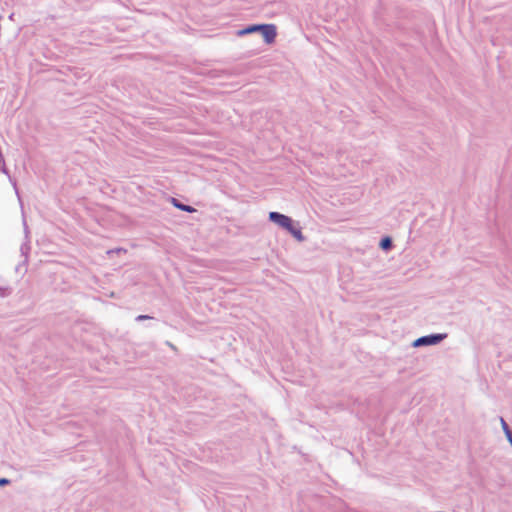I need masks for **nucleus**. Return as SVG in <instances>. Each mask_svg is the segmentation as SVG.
Returning a JSON list of instances; mask_svg holds the SVG:
<instances>
[{
	"instance_id": "obj_1",
	"label": "nucleus",
	"mask_w": 512,
	"mask_h": 512,
	"mask_svg": "<svg viewBox=\"0 0 512 512\" xmlns=\"http://www.w3.org/2000/svg\"><path fill=\"white\" fill-rule=\"evenodd\" d=\"M269 219L274 222L275 224L279 225L280 227L286 229L291 235L298 241H303L304 236L301 232V229L296 227L294 225L293 220L284 215L280 214L278 212H270L269 213Z\"/></svg>"
},
{
	"instance_id": "obj_2",
	"label": "nucleus",
	"mask_w": 512,
	"mask_h": 512,
	"mask_svg": "<svg viewBox=\"0 0 512 512\" xmlns=\"http://www.w3.org/2000/svg\"><path fill=\"white\" fill-rule=\"evenodd\" d=\"M260 32L266 43L271 44L276 38V27L273 24H263Z\"/></svg>"
},
{
	"instance_id": "obj_3",
	"label": "nucleus",
	"mask_w": 512,
	"mask_h": 512,
	"mask_svg": "<svg viewBox=\"0 0 512 512\" xmlns=\"http://www.w3.org/2000/svg\"><path fill=\"white\" fill-rule=\"evenodd\" d=\"M444 338L441 334L431 335V336H424L421 338H418L414 342V346H421V345H433L437 344Z\"/></svg>"
},
{
	"instance_id": "obj_4",
	"label": "nucleus",
	"mask_w": 512,
	"mask_h": 512,
	"mask_svg": "<svg viewBox=\"0 0 512 512\" xmlns=\"http://www.w3.org/2000/svg\"><path fill=\"white\" fill-rule=\"evenodd\" d=\"M262 25H252L239 32L240 35L250 34L256 31H260Z\"/></svg>"
},
{
	"instance_id": "obj_5",
	"label": "nucleus",
	"mask_w": 512,
	"mask_h": 512,
	"mask_svg": "<svg viewBox=\"0 0 512 512\" xmlns=\"http://www.w3.org/2000/svg\"><path fill=\"white\" fill-rule=\"evenodd\" d=\"M174 205L177 208L181 209L182 211H186V212H190V213L195 211V209L193 207L188 206V205L179 204V203H174Z\"/></svg>"
},
{
	"instance_id": "obj_6",
	"label": "nucleus",
	"mask_w": 512,
	"mask_h": 512,
	"mask_svg": "<svg viewBox=\"0 0 512 512\" xmlns=\"http://www.w3.org/2000/svg\"><path fill=\"white\" fill-rule=\"evenodd\" d=\"M380 246L381 248L383 249H388L391 247V239L386 237V238H383L380 242Z\"/></svg>"
},
{
	"instance_id": "obj_7",
	"label": "nucleus",
	"mask_w": 512,
	"mask_h": 512,
	"mask_svg": "<svg viewBox=\"0 0 512 512\" xmlns=\"http://www.w3.org/2000/svg\"><path fill=\"white\" fill-rule=\"evenodd\" d=\"M500 420H501V425H502L503 430L505 432H507V430H509L507 423L504 421L503 418H501Z\"/></svg>"
},
{
	"instance_id": "obj_8",
	"label": "nucleus",
	"mask_w": 512,
	"mask_h": 512,
	"mask_svg": "<svg viewBox=\"0 0 512 512\" xmlns=\"http://www.w3.org/2000/svg\"><path fill=\"white\" fill-rule=\"evenodd\" d=\"M8 483H9V480H8V479H6V478H1V479H0V486H4V485H6V484H8Z\"/></svg>"
},
{
	"instance_id": "obj_9",
	"label": "nucleus",
	"mask_w": 512,
	"mask_h": 512,
	"mask_svg": "<svg viewBox=\"0 0 512 512\" xmlns=\"http://www.w3.org/2000/svg\"><path fill=\"white\" fill-rule=\"evenodd\" d=\"M505 434H506V436H507L508 440H509V441H512V433H511V431H510V430H507V432H505Z\"/></svg>"
},
{
	"instance_id": "obj_10",
	"label": "nucleus",
	"mask_w": 512,
	"mask_h": 512,
	"mask_svg": "<svg viewBox=\"0 0 512 512\" xmlns=\"http://www.w3.org/2000/svg\"><path fill=\"white\" fill-rule=\"evenodd\" d=\"M505 434H506V436H507L508 440H509V441H512V433H511V431H510V430H507V432H505Z\"/></svg>"
},
{
	"instance_id": "obj_11",
	"label": "nucleus",
	"mask_w": 512,
	"mask_h": 512,
	"mask_svg": "<svg viewBox=\"0 0 512 512\" xmlns=\"http://www.w3.org/2000/svg\"><path fill=\"white\" fill-rule=\"evenodd\" d=\"M150 317L149 316H146V315H139L137 317V320H145V319H149Z\"/></svg>"
}]
</instances>
